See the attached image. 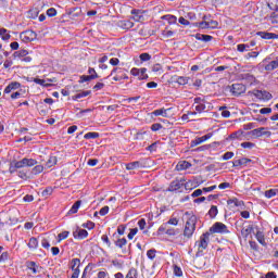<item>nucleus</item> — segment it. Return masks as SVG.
I'll use <instances>...</instances> for the list:
<instances>
[{"mask_svg":"<svg viewBox=\"0 0 278 278\" xmlns=\"http://www.w3.org/2000/svg\"><path fill=\"white\" fill-rule=\"evenodd\" d=\"M195 229H197V216L195 215H191L188 218V220L186 222L184 236L186 238H192Z\"/></svg>","mask_w":278,"mask_h":278,"instance_id":"nucleus-1","label":"nucleus"},{"mask_svg":"<svg viewBox=\"0 0 278 278\" xmlns=\"http://www.w3.org/2000/svg\"><path fill=\"white\" fill-rule=\"evenodd\" d=\"M193 27H199L200 29H216L218 27V22L204 17L202 22L194 23Z\"/></svg>","mask_w":278,"mask_h":278,"instance_id":"nucleus-2","label":"nucleus"},{"mask_svg":"<svg viewBox=\"0 0 278 278\" xmlns=\"http://www.w3.org/2000/svg\"><path fill=\"white\" fill-rule=\"evenodd\" d=\"M210 232L203 233L200 239L195 242V247L199 251V253H203L205 249H207V245L210 244Z\"/></svg>","mask_w":278,"mask_h":278,"instance_id":"nucleus-3","label":"nucleus"},{"mask_svg":"<svg viewBox=\"0 0 278 278\" xmlns=\"http://www.w3.org/2000/svg\"><path fill=\"white\" fill-rule=\"evenodd\" d=\"M162 233H166V236H177V233H179V230L164 223L157 229V235L162 236Z\"/></svg>","mask_w":278,"mask_h":278,"instance_id":"nucleus-4","label":"nucleus"},{"mask_svg":"<svg viewBox=\"0 0 278 278\" xmlns=\"http://www.w3.org/2000/svg\"><path fill=\"white\" fill-rule=\"evenodd\" d=\"M210 233H229V228H227V225L217 222L210 228Z\"/></svg>","mask_w":278,"mask_h":278,"instance_id":"nucleus-5","label":"nucleus"},{"mask_svg":"<svg viewBox=\"0 0 278 278\" xmlns=\"http://www.w3.org/2000/svg\"><path fill=\"white\" fill-rule=\"evenodd\" d=\"M251 136H253L254 138H262V136H265V138H270V136H273V132H270L268 128L261 127L253 129L251 131Z\"/></svg>","mask_w":278,"mask_h":278,"instance_id":"nucleus-6","label":"nucleus"},{"mask_svg":"<svg viewBox=\"0 0 278 278\" xmlns=\"http://www.w3.org/2000/svg\"><path fill=\"white\" fill-rule=\"evenodd\" d=\"M130 74L134 75V77H138V79H149V75L147 74V68L146 67H134L130 70Z\"/></svg>","mask_w":278,"mask_h":278,"instance_id":"nucleus-7","label":"nucleus"},{"mask_svg":"<svg viewBox=\"0 0 278 278\" xmlns=\"http://www.w3.org/2000/svg\"><path fill=\"white\" fill-rule=\"evenodd\" d=\"M36 33L34 30H25L21 33L20 38L22 42H34L36 40Z\"/></svg>","mask_w":278,"mask_h":278,"instance_id":"nucleus-8","label":"nucleus"},{"mask_svg":"<svg viewBox=\"0 0 278 278\" xmlns=\"http://www.w3.org/2000/svg\"><path fill=\"white\" fill-rule=\"evenodd\" d=\"M152 116H163L164 118H170V116H173V108L157 109L152 112Z\"/></svg>","mask_w":278,"mask_h":278,"instance_id":"nucleus-9","label":"nucleus"},{"mask_svg":"<svg viewBox=\"0 0 278 278\" xmlns=\"http://www.w3.org/2000/svg\"><path fill=\"white\" fill-rule=\"evenodd\" d=\"M255 97L256 99H260L261 101H270V99H273V94L268 91H262L258 90L255 92Z\"/></svg>","mask_w":278,"mask_h":278,"instance_id":"nucleus-10","label":"nucleus"},{"mask_svg":"<svg viewBox=\"0 0 278 278\" xmlns=\"http://www.w3.org/2000/svg\"><path fill=\"white\" fill-rule=\"evenodd\" d=\"M73 237H74L76 240H84V239L88 238V230L77 228V229L73 232Z\"/></svg>","mask_w":278,"mask_h":278,"instance_id":"nucleus-11","label":"nucleus"},{"mask_svg":"<svg viewBox=\"0 0 278 278\" xmlns=\"http://www.w3.org/2000/svg\"><path fill=\"white\" fill-rule=\"evenodd\" d=\"M256 36H261L263 40H278V35L275 33L258 31Z\"/></svg>","mask_w":278,"mask_h":278,"instance_id":"nucleus-12","label":"nucleus"},{"mask_svg":"<svg viewBox=\"0 0 278 278\" xmlns=\"http://www.w3.org/2000/svg\"><path fill=\"white\" fill-rule=\"evenodd\" d=\"M184 186H185V189L187 190H194V188H199L201 186V182H199V180L197 179H193L185 182Z\"/></svg>","mask_w":278,"mask_h":278,"instance_id":"nucleus-13","label":"nucleus"},{"mask_svg":"<svg viewBox=\"0 0 278 278\" xmlns=\"http://www.w3.org/2000/svg\"><path fill=\"white\" fill-rule=\"evenodd\" d=\"M131 14H132L131 18L136 23H140V22L144 21V15L142 14V11L132 10Z\"/></svg>","mask_w":278,"mask_h":278,"instance_id":"nucleus-14","label":"nucleus"},{"mask_svg":"<svg viewBox=\"0 0 278 278\" xmlns=\"http://www.w3.org/2000/svg\"><path fill=\"white\" fill-rule=\"evenodd\" d=\"M231 91L235 94V97H239V94H242V92H244V85L235 84L232 85Z\"/></svg>","mask_w":278,"mask_h":278,"instance_id":"nucleus-15","label":"nucleus"},{"mask_svg":"<svg viewBox=\"0 0 278 278\" xmlns=\"http://www.w3.org/2000/svg\"><path fill=\"white\" fill-rule=\"evenodd\" d=\"M21 88V84L20 83H11L9 84L5 89H4V92L5 94H10V92L14 91V90H18Z\"/></svg>","mask_w":278,"mask_h":278,"instance_id":"nucleus-16","label":"nucleus"},{"mask_svg":"<svg viewBox=\"0 0 278 278\" xmlns=\"http://www.w3.org/2000/svg\"><path fill=\"white\" fill-rule=\"evenodd\" d=\"M118 27L122 29H131V27H134V22H131V20H122L118 22Z\"/></svg>","mask_w":278,"mask_h":278,"instance_id":"nucleus-17","label":"nucleus"},{"mask_svg":"<svg viewBox=\"0 0 278 278\" xmlns=\"http://www.w3.org/2000/svg\"><path fill=\"white\" fill-rule=\"evenodd\" d=\"M14 168H25V159L11 163L10 172L14 173Z\"/></svg>","mask_w":278,"mask_h":278,"instance_id":"nucleus-18","label":"nucleus"},{"mask_svg":"<svg viewBox=\"0 0 278 278\" xmlns=\"http://www.w3.org/2000/svg\"><path fill=\"white\" fill-rule=\"evenodd\" d=\"M33 81L35 84H38V86H43V88H49L51 86L52 79H40V78H34Z\"/></svg>","mask_w":278,"mask_h":278,"instance_id":"nucleus-19","label":"nucleus"},{"mask_svg":"<svg viewBox=\"0 0 278 278\" xmlns=\"http://www.w3.org/2000/svg\"><path fill=\"white\" fill-rule=\"evenodd\" d=\"M182 187L184 182L181 180H174L169 186V190L174 192L175 190H181Z\"/></svg>","mask_w":278,"mask_h":278,"instance_id":"nucleus-20","label":"nucleus"},{"mask_svg":"<svg viewBox=\"0 0 278 278\" xmlns=\"http://www.w3.org/2000/svg\"><path fill=\"white\" fill-rule=\"evenodd\" d=\"M190 166H192V164H190L188 161H180L176 165V170H188V168H190Z\"/></svg>","mask_w":278,"mask_h":278,"instance_id":"nucleus-21","label":"nucleus"},{"mask_svg":"<svg viewBox=\"0 0 278 278\" xmlns=\"http://www.w3.org/2000/svg\"><path fill=\"white\" fill-rule=\"evenodd\" d=\"M81 207V200L76 201L68 211V214H77Z\"/></svg>","mask_w":278,"mask_h":278,"instance_id":"nucleus-22","label":"nucleus"},{"mask_svg":"<svg viewBox=\"0 0 278 278\" xmlns=\"http://www.w3.org/2000/svg\"><path fill=\"white\" fill-rule=\"evenodd\" d=\"M27 247L30 249V251H36V249H38V239L35 237L30 238Z\"/></svg>","mask_w":278,"mask_h":278,"instance_id":"nucleus-23","label":"nucleus"},{"mask_svg":"<svg viewBox=\"0 0 278 278\" xmlns=\"http://www.w3.org/2000/svg\"><path fill=\"white\" fill-rule=\"evenodd\" d=\"M275 68H278V56L265 65V71H275Z\"/></svg>","mask_w":278,"mask_h":278,"instance_id":"nucleus-24","label":"nucleus"},{"mask_svg":"<svg viewBox=\"0 0 278 278\" xmlns=\"http://www.w3.org/2000/svg\"><path fill=\"white\" fill-rule=\"evenodd\" d=\"M230 140H243L244 138V131L239 130L237 132H233L232 135H230Z\"/></svg>","mask_w":278,"mask_h":278,"instance_id":"nucleus-25","label":"nucleus"},{"mask_svg":"<svg viewBox=\"0 0 278 278\" xmlns=\"http://www.w3.org/2000/svg\"><path fill=\"white\" fill-rule=\"evenodd\" d=\"M267 5L269 10H273L274 12H278V0H267Z\"/></svg>","mask_w":278,"mask_h":278,"instance_id":"nucleus-26","label":"nucleus"},{"mask_svg":"<svg viewBox=\"0 0 278 278\" xmlns=\"http://www.w3.org/2000/svg\"><path fill=\"white\" fill-rule=\"evenodd\" d=\"M256 240L262 244V247H266V239L264 238V232L257 231L256 232Z\"/></svg>","mask_w":278,"mask_h":278,"instance_id":"nucleus-27","label":"nucleus"},{"mask_svg":"<svg viewBox=\"0 0 278 278\" xmlns=\"http://www.w3.org/2000/svg\"><path fill=\"white\" fill-rule=\"evenodd\" d=\"M58 164V157L50 156L46 163V168H52V166H55Z\"/></svg>","mask_w":278,"mask_h":278,"instance_id":"nucleus-28","label":"nucleus"},{"mask_svg":"<svg viewBox=\"0 0 278 278\" xmlns=\"http://www.w3.org/2000/svg\"><path fill=\"white\" fill-rule=\"evenodd\" d=\"M90 94V91H81L73 96V101H79V99H84Z\"/></svg>","mask_w":278,"mask_h":278,"instance_id":"nucleus-29","label":"nucleus"},{"mask_svg":"<svg viewBox=\"0 0 278 278\" xmlns=\"http://www.w3.org/2000/svg\"><path fill=\"white\" fill-rule=\"evenodd\" d=\"M0 36H1V39L4 41L10 40V38H11L10 31H8V29H5V28H0Z\"/></svg>","mask_w":278,"mask_h":278,"instance_id":"nucleus-30","label":"nucleus"},{"mask_svg":"<svg viewBox=\"0 0 278 278\" xmlns=\"http://www.w3.org/2000/svg\"><path fill=\"white\" fill-rule=\"evenodd\" d=\"M136 168H140V162L135 161V162L126 164L127 170H136Z\"/></svg>","mask_w":278,"mask_h":278,"instance_id":"nucleus-31","label":"nucleus"},{"mask_svg":"<svg viewBox=\"0 0 278 278\" xmlns=\"http://www.w3.org/2000/svg\"><path fill=\"white\" fill-rule=\"evenodd\" d=\"M249 162H251V160L249 159H240L233 162V166H247V164H249Z\"/></svg>","mask_w":278,"mask_h":278,"instance_id":"nucleus-32","label":"nucleus"},{"mask_svg":"<svg viewBox=\"0 0 278 278\" xmlns=\"http://www.w3.org/2000/svg\"><path fill=\"white\" fill-rule=\"evenodd\" d=\"M277 194H278V189H269L265 191L266 199H273V197H277Z\"/></svg>","mask_w":278,"mask_h":278,"instance_id":"nucleus-33","label":"nucleus"},{"mask_svg":"<svg viewBox=\"0 0 278 278\" xmlns=\"http://www.w3.org/2000/svg\"><path fill=\"white\" fill-rule=\"evenodd\" d=\"M80 266H81V261L79 258L72 260V270H79Z\"/></svg>","mask_w":278,"mask_h":278,"instance_id":"nucleus-34","label":"nucleus"},{"mask_svg":"<svg viewBox=\"0 0 278 278\" xmlns=\"http://www.w3.org/2000/svg\"><path fill=\"white\" fill-rule=\"evenodd\" d=\"M24 164H25V167H31V166H36V164H38V161L34 160V159H27V157H24Z\"/></svg>","mask_w":278,"mask_h":278,"instance_id":"nucleus-35","label":"nucleus"},{"mask_svg":"<svg viewBox=\"0 0 278 278\" xmlns=\"http://www.w3.org/2000/svg\"><path fill=\"white\" fill-rule=\"evenodd\" d=\"M253 231V228L248 227V228H243L241 230V236L242 238H244L247 240V238H249V236H251V232Z\"/></svg>","mask_w":278,"mask_h":278,"instance_id":"nucleus-36","label":"nucleus"},{"mask_svg":"<svg viewBox=\"0 0 278 278\" xmlns=\"http://www.w3.org/2000/svg\"><path fill=\"white\" fill-rule=\"evenodd\" d=\"M218 215V207L217 206H211L210 211H208V216L211 218H216V216Z\"/></svg>","mask_w":278,"mask_h":278,"instance_id":"nucleus-37","label":"nucleus"},{"mask_svg":"<svg viewBox=\"0 0 278 278\" xmlns=\"http://www.w3.org/2000/svg\"><path fill=\"white\" fill-rule=\"evenodd\" d=\"M157 255V251L155 249H151L147 251V257L153 261Z\"/></svg>","mask_w":278,"mask_h":278,"instance_id":"nucleus-38","label":"nucleus"},{"mask_svg":"<svg viewBox=\"0 0 278 278\" xmlns=\"http://www.w3.org/2000/svg\"><path fill=\"white\" fill-rule=\"evenodd\" d=\"M85 140H94L97 138H99V132H87L84 136Z\"/></svg>","mask_w":278,"mask_h":278,"instance_id":"nucleus-39","label":"nucleus"},{"mask_svg":"<svg viewBox=\"0 0 278 278\" xmlns=\"http://www.w3.org/2000/svg\"><path fill=\"white\" fill-rule=\"evenodd\" d=\"M197 40H202V42H210L212 40V36L210 35H197Z\"/></svg>","mask_w":278,"mask_h":278,"instance_id":"nucleus-40","label":"nucleus"},{"mask_svg":"<svg viewBox=\"0 0 278 278\" xmlns=\"http://www.w3.org/2000/svg\"><path fill=\"white\" fill-rule=\"evenodd\" d=\"M42 170H45V166H42V165H36V166L31 169V174H33V175H40V173H42Z\"/></svg>","mask_w":278,"mask_h":278,"instance_id":"nucleus-41","label":"nucleus"},{"mask_svg":"<svg viewBox=\"0 0 278 278\" xmlns=\"http://www.w3.org/2000/svg\"><path fill=\"white\" fill-rule=\"evenodd\" d=\"M228 205H235V207H240L242 205V201H239L238 199H230L227 201Z\"/></svg>","mask_w":278,"mask_h":278,"instance_id":"nucleus-42","label":"nucleus"},{"mask_svg":"<svg viewBox=\"0 0 278 278\" xmlns=\"http://www.w3.org/2000/svg\"><path fill=\"white\" fill-rule=\"evenodd\" d=\"M189 78L185 76H179L176 80V84H179V86H186L188 84Z\"/></svg>","mask_w":278,"mask_h":278,"instance_id":"nucleus-43","label":"nucleus"},{"mask_svg":"<svg viewBox=\"0 0 278 278\" xmlns=\"http://www.w3.org/2000/svg\"><path fill=\"white\" fill-rule=\"evenodd\" d=\"M126 278H138V270H136V268L129 269V271L126 275Z\"/></svg>","mask_w":278,"mask_h":278,"instance_id":"nucleus-44","label":"nucleus"},{"mask_svg":"<svg viewBox=\"0 0 278 278\" xmlns=\"http://www.w3.org/2000/svg\"><path fill=\"white\" fill-rule=\"evenodd\" d=\"M269 22L271 25H278V13H271Z\"/></svg>","mask_w":278,"mask_h":278,"instance_id":"nucleus-45","label":"nucleus"},{"mask_svg":"<svg viewBox=\"0 0 278 278\" xmlns=\"http://www.w3.org/2000/svg\"><path fill=\"white\" fill-rule=\"evenodd\" d=\"M249 48V45L240 43L237 46V51H239V53H244V51H247Z\"/></svg>","mask_w":278,"mask_h":278,"instance_id":"nucleus-46","label":"nucleus"},{"mask_svg":"<svg viewBox=\"0 0 278 278\" xmlns=\"http://www.w3.org/2000/svg\"><path fill=\"white\" fill-rule=\"evenodd\" d=\"M28 268H29V270H31V273H33L34 275H36V274L39 273V270H38L39 267H38V265H36L34 262H30V263H29Z\"/></svg>","mask_w":278,"mask_h":278,"instance_id":"nucleus-47","label":"nucleus"},{"mask_svg":"<svg viewBox=\"0 0 278 278\" xmlns=\"http://www.w3.org/2000/svg\"><path fill=\"white\" fill-rule=\"evenodd\" d=\"M165 225L177 227V225H179V219H177V217H172L167 223H165Z\"/></svg>","mask_w":278,"mask_h":278,"instance_id":"nucleus-48","label":"nucleus"},{"mask_svg":"<svg viewBox=\"0 0 278 278\" xmlns=\"http://www.w3.org/2000/svg\"><path fill=\"white\" fill-rule=\"evenodd\" d=\"M115 244H116V247H118V249H123V247H125L127 244V239H125V238L118 239L115 242Z\"/></svg>","mask_w":278,"mask_h":278,"instance_id":"nucleus-49","label":"nucleus"},{"mask_svg":"<svg viewBox=\"0 0 278 278\" xmlns=\"http://www.w3.org/2000/svg\"><path fill=\"white\" fill-rule=\"evenodd\" d=\"M91 79H97V76H86V75H83L80 76V84H84L86 81H91Z\"/></svg>","mask_w":278,"mask_h":278,"instance_id":"nucleus-50","label":"nucleus"},{"mask_svg":"<svg viewBox=\"0 0 278 278\" xmlns=\"http://www.w3.org/2000/svg\"><path fill=\"white\" fill-rule=\"evenodd\" d=\"M28 52L27 50H20L14 53L15 58H22V60L27 56Z\"/></svg>","mask_w":278,"mask_h":278,"instance_id":"nucleus-51","label":"nucleus"},{"mask_svg":"<svg viewBox=\"0 0 278 278\" xmlns=\"http://www.w3.org/2000/svg\"><path fill=\"white\" fill-rule=\"evenodd\" d=\"M241 147H242V149H249V150H251V149H255V143H253V142H242L241 143Z\"/></svg>","mask_w":278,"mask_h":278,"instance_id":"nucleus-52","label":"nucleus"},{"mask_svg":"<svg viewBox=\"0 0 278 278\" xmlns=\"http://www.w3.org/2000/svg\"><path fill=\"white\" fill-rule=\"evenodd\" d=\"M71 232L68 231H63L61 233L58 235V238H59V242H62V240H66V238H68Z\"/></svg>","mask_w":278,"mask_h":278,"instance_id":"nucleus-53","label":"nucleus"},{"mask_svg":"<svg viewBox=\"0 0 278 278\" xmlns=\"http://www.w3.org/2000/svg\"><path fill=\"white\" fill-rule=\"evenodd\" d=\"M199 144H203V143H202L201 139L198 137L193 140H191L190 147L194 148V147H199Z\"/></svg>","mask_w":278,"mask_h":278,"instance_id":"nucleus-54","label":"nucleus"},{"mask_svg":"<svg viewBox=\"0 0 278 278\" xmlns=\"http://www.w3.org/2000/svg\"><path fill=\"white\" fill-rule=\"evenodd\" d=\"M195 112H198L199 114H201V112H204L205 110V103H201V104H195Z\"/></svg>","mask_w":278,"mask_h":278,"instance_id":"nucleus-55","label":"nucleus"},{"mask_svg":"<svg viewBox=\"0 0 278 278\" xmlns=\"http://www.w3.org/2000/svg\"><path fill=\"white\" fill-rule=\"evenodd\" d=\"M47 14L48 16L53 17L58 15V11L54 8H50L47 10Z\"/></svg>","mask_w":278,"mask_h":278,"instance_id":"nucleus-56","label":"nucleus"},{"mask_svg":"<svg viewBox=\"0 0 278 278\" xmlns=\"http://www.w3.org/2000/svg\"><path fill=\"white\" fill-rule=\"evenodd\" d=\"M140 60H141V62H149V60H151V54L142 53V54H140Z\"/></svg>","mask_w":278,"mask_h":278,"instance_id":"nucleus-57","label":"nucleus"},{"mask_svg":"<svg viewBox=\"0 0 278 278\" xmlns=\"http://www.w3.org/2000/svg\"><path fill=\"white\" fill-rule=\"evenodd\" d=\"M9 257H10V254L8 252H3L0 255V263L8 262Z\"/></svg>","mask_w":278,"mask_h":278,"instance_id":"nucleus-58","label":"nucleus"},{"mask_svg":"<svg viewBox=\"0 0 278 278\" xmlns=\"http://www.w3.org/2000/svg\"><path fill=\"white\" fill-rule=\"evenodd\" d=\"M136 233H138V228L130 229V232L128 233V240H134Z\"/></svg>","mask_w":278,"mask_h":278,"instance_id":"nucleus-59","label":"nucleus"},{"mask_svg":"<svg viewBox=\"0 0 278 278\" xmlns=\"http://www.w3.org/2000/svg\"><path fill=\"white\" fill-rule=\"evenodd\" d=\"M212 132H210V134H207V135H204V136H202V137H198V138H200V142H207V140H210V138H212Z\"/></svg>","mask_w":278,"mask_h":278,"instance_id":"nucleus-60","label":"nucleus"},{"mask_svg":"<svg viewBox=\"0 0 278 278\" xmlns=\"http://www.w3.org/2000/svg\"><path fill=\"white\" fill-rule=\"evenodd\" d=\"M166 20L168 21V23H170L172 25L177 23V16L175 15H166Z\"/></svg>","mask_w":278,"mask_h":278,"instance_id":"nucleus-61","label":"nucleus"},{"mask_svg":"<svg viewBox=\"0 0 278 278\" xmlns=\"http://www.w3.org/2000/svg\"><path fill=\"white\" fill-rule=\"evenodd\" d=\"M233 152H226L222 157L224 161L231 160L233 157Z\"/></svg>","mask_w":278,"mask_h":278,"instance_id":"nucleus-62","label":"nucleus"},{"mask_svg":"<svg viewBox=\"0 0 278 278\" xmlns=\"http://www.w3.org/2000/svg\"><path fill=\"white\" fill-rule=\"evenodd\" d=\"M174 275L176 277H181V275H184V271L179 267L175 266L174 267Z\"/></svg>","mask_w":278,"mask_h":278,"instance_id":"nucleus-63","label":"nucleus"},{"mask_svg":"<svg viewBox=\"0 0 278 278\" xmlns=\"http://www.w3.org/2000/svg\"><path fill=\"white\" fill-rule=\"evenodd\" d=\"M151 129L153 130V131H160V129H162V124H153L152 126H151Z\"/></svg>","mask_w":278,"mask_h":278,"instance_id":"nucleus-64","label":"nucleus"}]
</instances>
